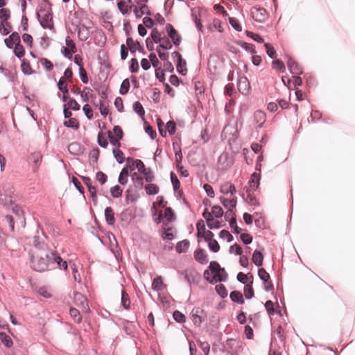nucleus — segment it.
Listing matches in <instances>:
<instances>
[{
    "instance_id": "obj_46",
    "label": "nucleus",
    "mask_w": 355,
    "mask_h": 355,
    "mask_svg": "<svg viewBox=\"0 0 355 355\" xmlns=\"http://www.w3.org/2000/svg\"><path fill=\"white\" fill-rule=\"evenodd\" d=\"M118 8L123 15L127 14L130 10V6L125 1H119L117 3Z\"/></svg>"
},
{
    "instance_id": "obj_57",
    "label": "nucleus",
    "mask_w": 355,
    "mask_h": 355,
    "mask_svg": "<svg viewBox=\"0 0 355 355\" xmlns=\"http://www.w3.org/2000/svg\"><path fill=\"white\" fill-rule=\"evenodd\" d=\"M272 67L281 72L285 71L284 64L280 60H275L272 62Z\"/></svg>"
},
{
    "instance_id": "obj_30",
    "label": "nucleus",
    "mask_w": 355,
    "mask_h": 355,
    "mask_svg": "<svg viewBox=\"0 0 355 355\" xmlns=\"http://www.w3.org/2000/svg\"><path fill=\"white\" fill-rule=\"evenodd\" d=\"M0 340L6 347H12V341L10 337L8 335H7L5 332H0Z\"/></svg>"
},
{
    "instance_id": "obj_6",
    "label": "nucleus",
    "mask_w": 355,
    "mask_h": 355,
    "mask_svg": "<svg viewBox=\"0 0 355 355\" xmlns=\"http://www.w3.org/2000/svg\"><path fill=\"white\" fill-rule=\"evenodd\" d=\"M258 275L264 284V289L266 291L268 292L272 291L274 286L272 282L270 280V275L266 272V270L264 268L259 269Z\"/></svg>"
},
{
    "instance_id": "obj_42",
    "label": "nucleus",
    "mask_w": 355,
    "mask_h": 355,
    "mask_svg": "<svg viewBox=\"0 0 355 355\" xmlns=\"http://www.w3.org/2000/svg\"><path fill=\"white\" fill-rule=\"evenodd\" d=\"M30 159L35 164L36 167H38L41 163L42 155L40 153L35 152L31 155Z\"/></svg>"
},
{
    "instance_id": "obj_22",
    "label": "nucleus",
    "mask_w": 355,
    "mask_h": 355,
    "mask_svg": "<svg viewBox=\"0 0 355 355\" xmlns=\"http://www.w3.org/2000/svg\"><path fill=\"white\" fill-rule=\"evenodd\" d=\"M78 36L81 41H86L89 37V31L86 26L80 25L78 29Z\"/></svg>"
},
{
    "instance_id": "obj_3",
    "label": "nucleus",
    "mask_w": 355,
    "mask_h": 355,
    "mask_svg": "<svg viewBox=\"0 0 355 355\" xmlns=\"http://www.w3.org/2000/svg\"><path fill=\"white\" fill-rule=\"evenodd\" d=\"M37 17L44 28H53L52 15L49 10L40 8L37 12Z\"/></svg>"
},
{
    "instance_id": "obj_55",
    "label": "nucleus",
    "mask_w": 355,
    "mask_h": 355,
    "mask_svg": "<svg viewBox=\"0 0 355 355\" xmlns=\"http://www.w3.org/2000/svg\"><path fill=\"white\" fill-rule=\"evenodd\" d=\"M230 253L236 254L237 255H241L243 250L239 245L235 243L230 247Z\"/></svg>"
},
{
    "instance_id": "obj_60",
    "label": "nucleus",
    "mask_w": 355,
    "mask_h": 355,
    "mask_svg": "<svg viewBox=\"0 0 355 355\" xmlns=\"http://www.w3.org/2000/svg\"><path fill=\"white\" fill-rule=\"evenodd\" d=\"M198 345L205 355H208L209 353L210 345L207 342L198 341Z\"/></svg>"
},
{
    "instance_id": "obj_64",
    "label": "nucleus",
    "mask_w": 355,
    "mask_h": 355,
    "mask_svg": "<svg viewBox=\"0 0 355 355\" xmlns=\"http://www.w3.org/2000/svg\"><path fill=\"white\" fill-rule=\"evenodd\" d=\"M162 43L160 42L159 45L157 46L162 49H165V50H168V49H172V44H171V42H170V40L166 38V37H164V40L162 41Z\"/></svg>"
},
{
    "instance_id": "obj_33",
    "label": "nucleus",
    "mask_w": 355,
    "mask_h": 355,
    "mask_svg": "<svg viewBox=\"0 0 355 355\" xmlns=\"http://www.w3.org/2000/svg\"><path fill=\"white\" fill-rule=\"evenodd\" d=\"M64 125L67 128H71L77 130L79 128V123L75 118H70L64 122Z\"/></svg>"
},
{
    "instance_id": "obj_43",
    "label": "nucleus",
    "mask_w": 355,
    "mask_h": 355,
    "mask_svg": "<svg viewBox=\"0 0 355 355\" xmlns=\"http://www.w3.org/2000/svg\"><path fill=\"white\" fill-rule=\"evenodd\" d=\"M11 31V26L10 23H0V33L3 35L9 34Z\"/></svg>"
},
{
    "instance_id": "obj_58",
    "label": "nucleus",
    "mask_w": 355,
    "mask_h": 355,
    "mask_svg": "<svg viewBox=\"0 0 355 355\" xmlns=\"http://www.w3.org/2000/svg\"><path fill=\"white\" fill-rule=\"evenodd\" d=\"M65 43H66V45L67 46V48L70 49L71 52H76L77 51L76 44L69 36H67L65 38Z\"/></svg>"
},
{
    "instance_id": "obj_63",
    "label": "nucleus",
    "mask_w": 355,
    "mask_h": 355,
    "mask_svg": "<svg viewBox=\"0 0 355 355\" xmlns=\"http://www.w3.org/2000/svg\"><path fill=\"white\" fill-rule=\"evenodd\" d=\"M67 105L68 108L73 110H79L80 107L78 102L73 98H70Z\"/></svg>"
},
{
    "instance_id": "obj_35",
    "label": "nucleus",
    "mask_w": 355,
    "mask_h": 355,
    "mask_svg": "<svg viewBox=\"0 0 355 355\" xmlns=\"http://www.w3.org/2000/svg\"><path fill=\"white\" fill-rule=\"evenodd\" d=\"M10 17V10L8 9L3 8L0 9L1 23L7 22V21L8 20Z\"/></svg>"
},
{
    "instance_id": "obj_24",
    "label": "nucleus",
    "mask_w": 355,
    "mask_h": 355,
    "mask_svg": "<svg viewBox=\"0 0 355 355\" xmlns=\"http://www.w3.org/2000/svg\"><path fill=\"white\" fill-rule=\"evenodd\" d=\"M230 297L232 301L238 304H242L244 303V300L242 293L238 291H232L230 294Z\"/></svg>"
},
{
    "instance_id": "obj_37",
    "label": "nucleus",
    "mask_w": 355,
    "mask_h": 355,
    "mask_svg": "<svg viewBox=\"0 0 355 355\" xmlns=\"http://www.w3.org/2000/svg\"><path fill=\"white\" fill-rule=\"evenodd\" d=\"M58 87L63 94H68L67 84L64 77H61L58 83Z\"/></svg>"
},
{
    "instance_id": "obj_38",
    "label": "nucleus",
    "mask_w": 355,
    "mask_h": 355,
    "mask_svg": "<svg viewBox=\"0 0 355 355\" xmlns=\"http://www.w3.org/2000/svg\"><path fill=\"white\" fill-rule=\"evenodd\" d=\"M252 282L250 284H246L244 287V295L246 299H251L254 297V291L252 286Z\"/></svg>"
},
{
    "instance_id": "obj_15",
    "label": "nucleus",
    "mask_w": 355,
    "mask_h": 355,
    "mask_svg": "<svg viewBox=\"0 0 355 355\" xmlns=\"http://www.w3.org/2000/svg\"><path fill=\"white\" fill-rule=\"evenodd\" d=\"M220 192L224 195H234L236 193V188L234 184L230 182H225L220 187Z\"/></svg>"
},
{
    "instance_id": "obj_26",
    "label": "nucleus",
    "mask_w": 355,
    "mask_h": 355,
    "mask_svg": "<svg viewBox=\"0 0 355 355\" xmlns=\"http://www.w3.org/2000/svg\"><path fill=\"white\" fill-rule=\"evenodd\" d=\"M121 306L126 310H129L130 308V299L128 294L123 290L121 291Z\"/></svg>"
},
{
    "instance_id": "obj_16",
    "label": "nucleus",
    "mask_w": 355,
    "mask_h": 355,
    "mask_svg": "<svg viewBox=\"0 0 355 355\" xmlns=\"http://www.w3.org/2000/svg\"><path fill=\"white\" fill-rule=\"evenodd\" d=\"M68 150L72 155H80L83 153L84 149L80 144L73 142L69 145Z\"/></svg>"
},
{
    "instance_id": "obj_19",
    "label": "nucleus",
    "mask_w": 355,
    "mask_h": 355,
    "mask_svg": "<svg viewBox=\"0 0 355 355\" xmlns=\"http://www.w3.org/2000/svg\"><path fill=\"white\" fill-rule=\"evenodd\" d=\"M219 200H220V202L222 203V205L225 208L232 209L233 208H234L236 206V202H237L236 197H234L230 200L226 199L224 197H220Z\"/></svg>"
},
{
    "instance_id": "obj_48",
    "label": "nucleus",
    "mask_w": 355,
    "mask_h": 355,
    "mask_svg": "<svg viewBox=\"0 0 355 355\" xmlns=\"http://www.w3.org/2000/svg\"><path fill=\"white\" fill-rule=\"evenodd\" d=\"M166 132L168 131L170 135H173L176 130V124L173 121H169L166 123Z\"/></svg>"
},
{
    "instance_id": "obj_32",
    "label": "nucleus",
    "mask_w": 355,
    "mask_h": 355,
    "mask_svg": "<svg viewBox=\"0 0 355 355\" xmlns=\"http://www.w3.org/2000/svg\"><path fill=\"white\" fill-rule=\"evenodd\" d=\"M69 314L75 322L80 323L82 321V318L78 309L75 308H71L69 310Z\"/></svg>"
},
{
    "instance_id": "obj_1",
    "label": "nucleus",
    "mask_w": 355,
    "mask_h": 355,
    "mask_svg": "<svg viewBox=\"0 0 355 355\" xmlns=\"http://www.w3.org/2000/svg\"><path fill=\"white\" fill-rule=\"evenodd\" d=\"M51 251L34 252L31 257V266L37 272H44L52 268Z\"/></svg>"
},
{
    "instance_id": "obj_8",
    "label": "nucleus",
    "mask_w": 355,
    "mask_h": 355,
    "mask_svg": "<svg viewBox=\"0 0 355 355\" xmlns=\"http://www.w3.org/2000/svg\"><path fill=\"white\" fill-rule=\"evenodd\" d=\"M204 315L203 310L200 307H194L191 312L193 322L196 326H200L202 322Z\"/></svg>"
},
{
    "instance_id": "obj_18",
    "label": "nucleus",
    "mask_w": 355,
    "mask_h": 355,
    "mask_svg": "<svg viewBox=\"0 0 355 355\" xmlns=\"http://www.w3.org/2000/svg\"><path fill=\"white\" fill-rule=\"evenodd\" d=\"M33 245L35 248L37 250L36 252H44L49 250L48 249L47 245L44 243L43 239H41L40 236H34Z\"/></svg>"
},
{
    "instance_id": "obj_27",
    "label": "nucleus",
    "mask_w": 355,
    "mask_h": 355,
    "mask_svg": "<svg viewBox=\"0 0 355 355\" xmlns=\"http://www.w3.org/2000/svg\"><path fill=\"white\" fill-rule=\"evenodd\" d=\"M189 246V241L188 240H183L182 241L178 242L176 244L175 249L176 251L179 253L185 252Z\"/></svg>"
},
{
    "instance_id": "obj_11",
    "label": "nucleus",
    "mask_w": 355,
    "mask_h": 355,
    "mask_svg": "<svg viewBox=\"0 0 355 355\" xmlns=\"http://www.w3.org/2000/svg\"><path fill=\"white\" fill-rule=\"evenodd\" d=\"M287 66L293 75H300L302 73V69L293 58H288Z\"/></svg>"
},
{
    "instance_id": "obj_49",
    "label": "nucleus",
    "mask_w": 355,
    "mask_h": 355,
    "mask_svg": "<svg viewBox=\"0 0 355 355\" xmlns=\"http://www.w3.org/2000/svg\"><path fill=\"white\" fill-rule=\"evenodd\" d=\"M248 37L252 38L253 40L259 42V43H263L264 40L258 34L252 33L249 31H246L245 32Z\"/></svg>"
},
{
    "instance_id": "obj_23",
    "label": "nucleus",
    "mask_w": 355,
    "mask_h": 355,
    "mask_svg": "<svg viewBox=\"0 0 355 355\" xmlns=\"http://www.w3.org/2000/svg\"><path fill=\"white\" fill-rule=\"evenodd\" d=\"M259 180H260V174L257 173H253L250 177L249 180V184L250 188L255 191L259 186Z\"/></svg>"
},
{
    "instance_id": "obj_31",
    "label": "nucleus",
    "mask_w": 355,
    "mask_h": 355,
    "mask_svg": "<svg viewBox=\"0 0 355 355\" xmlns=\"http://www.w3.org/2000/svg\"><path fill=\"white\" fill-rule=\"evenodd\" d=\"M130 80L128 78L124 79L121 85L119 93L121 95L126 94L130 89Z\"/></svg>"
},
{
    "instance_id": "obj_51",
    "label": "nucleus",
    "mask_w": 355,
    "mask_h": 355,
    "mask_svg": "<svg viewBox=\"0 0 355 355\" xmlns=\"http://www.w3.org/2000/svg\"><path fill=\"white\" fill-rule=\"evenodd\" d=\"M211 211L212 215H214L217 218H221L224 214L223 209L218 205L214 206L211 209Z\"/></svg>"
},
{
    "instance_id": "obj_28",
    "label": "nucleus",
    "mask_w": 355,
    "mask_h": 355,
    "mask_svg": "<svg viewBox=\"0 0 355 355\" xmlns=\"http://www.w3.org/2000/svg\"><path fill=\"white\" fill-rule=\"evenodd\" d=\"M126 44L128 46V49L130 51L131 53H135L140 46V44L138 42H135L131 37H128L126 40Z\"/></svg>"
},
{
    "instance_id": "obj_39",
    "label": "nucleus",
    "mask_w": 355,
    "mask_h": 355,
    "mask_svg": "<svg viewBox=\"0 0 355 355\" xmlns=\"http://www.w3.org/2000/svg\"><path fill=\"white\" fill-rule=\"evenodd\" d=\"M78 93H80L83 101L87 102L89 101V97L92 95L93 91L89 87H85L83 92L78 89Z\"/></svg>"
},
{
    "instance_id": "obj_2",
    "label": "nucleus",
    "mask_w": 355,
    "mask_h": 355,
    "mask_svg": "<svg viewBox=\"0 0 355 355\" xmlns=\"http://www.w3.org/2000/svg\"><path fill=\"white\" fill-rule=\"evenodd\" d=\"M209 270L204 272L205 279L211 284L218 282H226L227 279V273L223 268H221L218 262L212 261L209 263Z\"/></svg>"
},
{
    "instance_id": "obj_44",
    "label": "nucleus",
    "mask_w": 355,
    "mask_h": 355,
    "mask_svg": "<svg viewBox=\"0 0 355 355\" xmlns=\"http://www.w3.org/2000/svg\"><path fill=\"white\" fill-rule=\"evenodd\" d=\"M133 110L139 116L142 117L145 114L144 109L139 101L133 104Z\"/></svg>"
},
{
    "instance_id": "obj_25",
    "label": "nucleus",
    "mask_w": 355,
    "mask_h": 355,
    "mask_svg": "<svg viewBox=\"0 0 355 355\" xmlns=\"http://www.w3.org/2000/svg\"><path fill=\"white\" fill-rule=\"evenodd\" d=\"M252 259L255 266L258 267L261 266L263 264V255L260 251L256 250L253 252Z\"/></svg>"
},
{
    "instance_id": "obj_14",
    "label": "nucleus",
    "mask_w": 355,
    "mask_h": 355,
    "mask_svg": "<svg viewBox=\"0 0 355 355\" xmlns=\"http://www.w3.org/2000/svg\"><path fill=\"white\" fill-rule=\"evenodd\" d=\"M194 258L201 264H206L208 262L207 255L201 248H198L194 252Z\"/></svg>"
},
{
    "instance_id": "obj_7",
    "label": "nucleus",
    "mask_w": 355,
    "mask_h": 355,
    "mask_svg": "<svg viewBox=\"0 0 355 355\" xmlns=\"http://www.w3.org/2000/svg\"><path fill=\"white\" fill-rule=\"evenodd\" d=\"M51 262L52 268L56 266L58 268L63 270H67L68 264L66 261H64L55 252L51 251Z\"/></svg>"
},
{
    "instance_id": "obj_45",
    "label": "nucleus",
    "mask_w": 355,
    "mask_h": 355,
    "mask_svg": "<svg viewBox=\"0 0 355 355\" xmlns=\"http://www.w3.org/2000/svg\"><path fill=\"white\" fill-rule=\"evenodd\" d=\"M216 291L217 293L222 297L225 298L227 296V291L223 284H218L216 286Z\"/></svg>"
},
{
    "instance_id": "obj_52",
    "label": "nucleus",
    "mask_w": 355,
    "mask_h": 355,
    "mask_svg": "<svg viewBox=\"0 0 355 355\" xmlns=\"http://www.w3.org/2000/svg\"><path fill=\"white\" fill-rule=\"evenodd\" d=\"M208 247L209 250L214 252H218L220 250V245L215 239H212L209 241Z\"/></svg>"
},
{
    "instance_id": "obj_10",
    "label": "nucleus",
    "mask_w": 355,
    "mask_h": 355,
    "mask_svg": "<svg viewBox=\"0 0 355 355\" xmlns=\"http://www.w3.org/2000/svg\"><path fill=\"white\" fill-rule=\"evenodd\" d=\"M128 163L132 164V166H130V171L135 169V168H137L138 171L141 173H143L144 171H146V168L144 164V162L141 159H135L134 160L132 158H128Z\"/></svg>"
},
{
    "instance_id": "obj_36",
    "label": "nucleus",
    "mask_w": 355,
    "mask_h": 355,
    "mask_svg": "<svg viewBox=\"0 0 355 355\" xmlns=\"http://www.w3.org/2000/svg\"><path fill=\"white\" fill-rule=\"evenodd\" d=\"M239 45L247 52H249L252 54H254L256 53L255 46L252 44L241 42H240Z\"/></svg>"
},
{
    "instance_id": "obj_62",
    "label": "nucleus",
    "mask_w": 355,
    "mask_h": 355,
    "mask_svg": "<svg viewBox=\"0 0 355 355\" xmlns=\"http://www.w3.org/2000/svg\"><path fill=\"white\" fill-rule=\"evenodd\" d=\"M21 69L22 72L26 75H30L33 72L30 64L24 61L21 64Z\"/></svg>"
},
{
    "instance_id": "obj_59",
    "label": "nucleus",
    "mask_w": 355,
    "mask_h": 355,
    "mask_svg": "<svg viewBox=\"0 0 355 355\" xmlns=\"http://www.w3.org/2000/svg\"><path fill=\"white\" fill-rule=\"evenodd\" d=\"M264 46L266 47L268 55L271 58H276V51L274 48L268 43H266Z\"/></svg>"
},
{
    "instance_id": "obj_53",
    "label": "nucleus",
    "mask_w": 355,
    "mask_h": 355,
    "mask_svg": "<svg viewBox=\"0 0 355 355\" xmlns=\"http://www.w3.org/2000/svg\"><path fill=\"white\" fill-rule=\"evenodd\" d=\"M108 138H109V140L110 141V144L116 147V148H119L121 146V144L119 142V139L118 138H116L112 133L111 131H108Z\"/></svg>"
},
{
    "instance_id": "obj_9",
    "label": "nucleus",
    "mask_w": 355,
    "mask_h": 355,
    "mask_svg": "<svg viewBox=\"0 0 355 355\" xmlns=\"http://www.w3.org/2000/svg\"><path fill=\"white\" fill-rule=\"evenodd\" d=\"M166 32H167L168 36L172 40L174 45L175 46L180 45V44L181 42V37L178 35V32L175 30L173 26L171 24H168L166 26Z\"/></svg>"
},
{
    "instance_id": "obj_17",
    "label": "nucleus",
    "mask_w": 355,
    "mask_h": 355,
    "mask_svg": "<svg viewBox=\"0 0 355 355\" xmlns=\"http://www.w3.org/2000/svg\"><path fill=\"white\" fill-rule=\"evenodd\" d=\"M105 218L109 225H113L115 223L114 212L112 207H107L105 209Z\"/></svg>"
},
{
    "instance_id": "obj_12",
    "label": "nucleus",
    "mask_w": 355,
    "mask_h": 355,
    "mask_svg": "<svg viewBox=\"0 0 355 355\" xmlns=\"http://www.w3.org/2000/svg\"><path fill=\"white\" fill-rule=\"evenodd\" d=\"M250 89V83L245 76H240L238 80V89L243 94H246Z\"/></svg>"
},
{
    "instance_id": "obj_21",
    "label": "nucleus",
    "mask_w": 355,
    "mask_h": 355,
    "mask_svg": "<svg viewBox=\"0 0 355 355\" xmlns=\"http://www.w3.org/2000/svg\"><path fill=\"white\" fill-rule=\"evenodd\" d=\"M165 288V285L163 283L162 277L157 276L155 277L152 283V289L155 291H161Z\"/></svg>"
},
{
    "instance_id": "obj_20",
    "label": "nucleus",
    "mask_w": 355,
    "mask_h": 355,
    "mask_svg": "<svg viewBox=\"0 0 355 355\" xmlns=\"http://www.w3.org/2000/svg\"><path fill=\"white\" fill-rule=\"evenodd\" d=\"M132 181L133 182L134 187L138 189H142L144 187V179L143 178L138 175L137 173H134L132 175Z\"/></svg>"
},
{
    "instance_id": "obj_4",
    "label": "nucleus",
    "mask_w": 355,
    "mask_h": 355,
    "mask_svg": "<svg viewBox=\"0 0 355 355\" xmlns=\"http://www.w3.org/2000/svg\"><path fill=\"white\" fill-rule=\"evenodd\" d=\"M73 300L76 306L80 307L82 312L88 313L90 311L87 298L78 292L73 293Z\"/></svg>"
},
{
    "instance_id": "obj_5",
    "label": "nucleus",
    "mask_w": 355,
    "mask_h": 355,
    "mask_svg": "<svg viewBox=\"0 0 355 355\" xmlns=\"http://www.w3.org/2000/svg\"><path fill=\"white\" fill-rule=\"evenodd\" d=\"M252 18L259 23H263L268 17L267 11L263 8L254 7L251 9Z\"/></svg>"
},
{
    "instance_id": "obj_13",
    "label": "nucleus",
    "mask_w": 355,
    "mask_h": 355,
    "mask_svg": "<svg viewBox=\"0 0 355 355\" xmlns=\"http://www.w3.org/2000/svg\"><path fill=\"white\" fill-rule=\"evenodd\" d=\"M4 42L8 48L12 49L14 45L21 42L20 36L18 33L14 32Z\"/></svg>"
},
{
    "instance_id": "obj_50",
    "label": "nucleus",
    "mask_w": 355,
    "mask_h": 355,
    "mask_svg": "<svg viewBox=\"0 0 355 355\" xmlns=\"http://www.w3.org/2000/svg\"><path fill=\"white\" fill-rule=\"evenodd\" d=\"M0 203L3 205L4 206H8L9 204H12V197L6 196V195L3 194L1 191H0Z\"/></svg>"
},
{
    "instance_id": "obj_29",
    "label": "nucleus",
    "mask_w": 355,
    "mask_h": 355,
    "mask_svg": "<svg viewBox=\"0 0 355 355\" xmlns=\"http://www.w3.org/2000/svg\"><path fill=\"white\" fill-rule=\"evenodd\" d=\"M254 119L257 123H259L258 128H260L266 121V114L261 111H257L254 113Z\"/></svg>"
},
{
    "instance_id": "obj_41",
    "label": "nucleus",
    "mask_w": 355,
    "mask_h": 355,
    "mask_svg": "<svg viewBox=\"0 0 355 355\" xmlns=\"http://www.w3.org/2000/svg\"><path fill=\"white\" fill-rule=\"evenodd\" d=\"M159 187L154 184H149L146 186V191L148 195H155L159 193Z\"/></svg>"
},
{
    "instance_id": "obj_56",
    "label": "nucleus",
    "mask_w": 355,
    "mask_h": 355,
    "mask_svg": "<svg viewBox=\"0 0 355 355\" xmlns=\"http://www.w3.org/2000/svg\"><path fill=\"white\" fill-rule=\"evenodd\" d=\"M139 67L138 61L136 58H132L129 69L131 73H137L139 71Z\"/></svg>"
},
{
    "instance_id": "obj_61",
    "label": "nucleus",
    "mask_w": 355,
    "mask_h": 355,
    "mask_svg": "<svg viewBox=\"0 0 355 355\" xmlns=\"http://www.w3.org/2000/svg\"><path fill=\"white\" fill-rule=\"evenodd\" d=\"M173 316L174 320L179 323L183 322L185 320L184 315L179 311H175Z\"/></svg>"
},
{
    "instance_id": "obj_54",
    "label": "nucleus",
    "mask_w": 355,
    "mask_h": 355,
    "mask_svg": "<svg viewBox=\"0 0 355 355\" xmlns=\"http://www.w3.org/2000/svg\"><path fill=\"white\" fill-rule=\"evenodd\" d=\"M151 37L155 43H160L164 40V37H162L160 33L156 29L152 31Z\"/></svg>"
},
{
    "instance_id": "obj_34",
    "label": "nucleus",
    "mask_w": 355,
    "mask_h": 355,
    "mask_svg": "<svg viewBox=\"0 0 355 355\" xmlns=\"http://www.w3.org/2000/svg\"><path fill=\"white\" fill-rule=\"evenodd\" d=\"M113 155L119 164H122L125 161L123 153L121 150L117 148H114L112 150Z\"/></svg>"
},
{
    "instance_id": "obj_40",
    "label": "nucleus",
    "mask_w": 355,
    "mask_h": 355,
    "mask_svg": "<svg viewBox=\"0 0 355 355\" xmlns=\"http://www.w3.org/2000/svg\"><path fill=\"white\" fill-rule=\"evenodd\" d=\"M15 46L14 53L15 56H17L18 58H21L24 57L25 51L23 46L20 43L17 44Z\"/></svg>"
},
{
    "instance_id": "obj_47",
    "label": "nucleus",
    "mask_w": 355,
    "mask_h": 355,
    "mask_svg": "<svg viewBox=\"0 0 355 355\" xmlns=\"http://www.w3.org/2000/svg\"><path fill=\"white\" fill-rule=\"evenodd\" d=\"M123 192V189L119 185H115L114 187H111L110 193L113 198H119L121 196Z\"/></svg>"
}]
</instances>
